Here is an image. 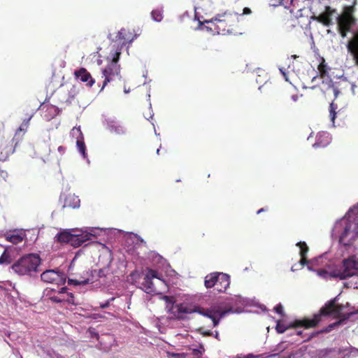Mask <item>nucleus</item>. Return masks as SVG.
I'll return each instance as SVG.
<instances>
[{
	"label": "nucleus",
	"mask_w": 358,
	"mask_h": 358,
	"mask_svg": "<svg viewBox=\"0 0 358 358\" xmlns=\"http://www.w3.org/2000/svg\"><path fill=\"white\" fill-rule=\"evenodd\" d=\"M205 28L214 34L222 35H236L238 29V17L236 14L225 12L217 14L215 17L204 22Z\"/></svg>",
	"instance_id": "nucleus-1"
},
{
	"label": "nucleus",
	"mask_w": 358,
	"mask_h": 358,
	"mask_svg": "<svg viewBox=\"0 0 358 358\" xmlns=\"http://www.w3.org/2000/svg\"><path fill=\"white\" fill-rule=\"evenodd\" d=\"M342 310L340 305L336 304V299H331L322 306L319 313L313 315V318H303L301 321L295 323V327H304L305 329L314 328L322 321L323 316L339 314Z\"/></svg>",
	"instance_id": "nucleus-2"
},
{
	"label": "nucleus",
	"mask_w": 358,
	"mask_h": 358,
	"mask_svg": "<svg viewBox=\"0 0 358 358\" xmlns=\"http://www.w3.org/2000/svg\"><path fill=\"white\" fill-rule=\"evenodd\" d=\"M41 258L36 254H28L20 257L12 266V270L19 275L32 276L39 271Z\"/></svg>",
	"instance_id": "nucleus-3"
},
{
	"label": "nucleus",
	"mask_w": 358,
	"mask_h": 358,
	"mask_svg": "<svg viewBox=\"0 0 358 358\" xmlns=\"http://www.w3.org/2000/svg\"><path fill=\"white\" fill-rule=\"evenodd\" d=\"M230 285L229 275L222 272H213L204 278L206 289L215 287L218 292H225Z\"/></svg>",
	"instance_id": "nucleus-4"
},
{
	"label": "nucleus",
	"mask_w": 358,
	"mask_h": 358,
	"mask_svg": "<svg viewBox=\"0 0 358 358\" xmlns=\"http://www.w3.org/2000/svg\"><path fill=\"white\" fill-rule=\"evenodd\" d=\"M121 55V50H115L111 52L112 60L107 66L102 70V77L104 78L101 91L110 83L115 76H118L120 72V66L117 64Z\"/></svg>",
	"instance_id": "nucleus-5"
},
{
	"label": "nucleus",
	"mask_w": 358,
	"mask_h": 358,
	"mask_svg": "<svg viewBox=\"0 0 358 358\" xmlns=\"http://www.w3.org/2000/svg\"><path fill=\"white\" fill-rule=\"evenodd\" d=\"M358 237V220L348 219L345 221L343 231L339 237L340 243L349 245Z\"/></svg>",
	"instance_id": "nucleus-6"
},
{
	"label": "nucleus",
	"mask_w": 358,
	"mask_h": 358,
	"mask_svg": "<svg viewBox=\"0 0 358 358\" xmlns=\"http://www.w3.org/2000/svg\"><path fill=\"white\" fill-rule=\"evenodd\" d=\"M162 274L156 270L148 268L141 283V289L149 294H157L159 293L156 284L153 282L154 279H157L160 283H163L162 280Z\"/></svg>",
	"instance_id": "nucleus-7"
},
{
	"label": "nucleus",
	"mask_w": 358,
	"mask_h": 358,
	"mask_svg": "<svg viewBox=\"0 0 358 358\" xmlns=\"http://www.w3.org/2000/svg\"><path fill=\"white\" fill-rule=\"evenodd\" d=\"M343 266V269L336 273L334 275L335 277H338L340 279L343 280L357 275L358 271V259L355 260L354 257L344 259Z\"/></svg>",
	"instance_id": "nucleus-8"
},
{
	"label": "nucleus",
	"mask_w": 358,
	"mask_h": 358,
	"mask_svg": "<svg viewBox=\"0 0 358 358\" xmlns=\"http://www.w3.org/2000/svg\"><path fill=\"white\" fill-rule=\"evenodd\" d=\"M322 79V83L317 87H313L312 88H319V90L322 92L325 98H337L338 94H340V91L338 88L335 86L334 83L330 78V77L327 76V78Z\"/></svg>",
	"instance_id": "nucleus-9"
},
{
	"label": "nucleus",
	"mask_w": 358,
	"mask_h": 358,
	"mask_svg": "<svg viewBox=\"0 0 358 358\" xmlns=\"http://www.w3.org/2000/svg\"><path fill=\"white\" fill-rule=\"evenodd\" d=\"M356 24V19H350L346 15H339L337 17V29L341 36L344 38L352 27Z\"/></svg>",
	"instance_id": "nucleus-10"
},
{
	"label": "nucleus",
	"mask_w": 358,
	"mask_h": 358,
	"mask_svg": "<svg viewBox=\"0 0 358 358\" xmlns=\"http://www.w3.org/2000/svg\"><path fill=\"white\" fill-rule=\"evenodd\" d=\"M136 38V35L134 34V30L129 29L122 28L115 36V39L113 41L115 43H118V47L116 50H121L128 43H131Z\"/></svg>",
	"instance_id": "nucleus-11"
},
{
	"label": "nucleus",
	"mask_w": 358,
	"mask_h": 358,
	"mask_svg": "<svg viewBox=\"0 0 358 358\" xmlns=\"http://www.w3.org/2000/svg\"><path fill=\"white\" fill-rule=\"evenodd\" d=\"M14 152L15 145L12 140L0 138V162L7 161Z\"/></svg>",
	"instance_id": "nucleus-12"
},
{
	"label": "nucleus",
	"mask_w": 358,
	"mask_h": 358,
	"mask_svg": "<svg viewBox=\"0 0 358 358\" xmlns=\"http://www.w3.org/2000/svg\"><path fill=\"white\" fill-rule=\"evenodd\" d=\"M41 278L47 283H59L65 280L63 273L54 269L43 271L41 275Z\"/></svg>",
	"instance_id": "nucleus-13"
},
{
	"label": "nucleus",
	"mask_w": 358,
	"mask_h": 358,
	"mask_svg": "<svg viewBox=\"0 0 358 358\" xmlns=\"http://www.w3.org/2000/svg\"><path fill=\"white\" fill-rule=\"evenodd\" d=\"M347 49L352 55L355 64L358 66V30L354 33L352 37L349 40Z\"/></svg>",
	"instance_id": "nucleus-14"
},
{
	"label": "nucleus",
	"mask_w": 358,
	"mask_h": 358,
	"mask_svg": "<svg viewBox=\"0 0 358 358\" xmlns=\"http://www.w3.org/2000/svg\"><path fill=\"white\" fill-rule=\"evenodd\" d=\"M60 199H63V208H77L80 206V201L78 196L74 194L61 195Z\"/></svg>",
	"instance_id": "nucleus-15"
},
{
	"label": "nucleus",
	"mask_w": 358,
	"mask_h": 358,
	"mask_svg": "<svg viewBox=\"0 0 358 358\" xmlns=\"http://www.w3.org/2000/svg\"><path fill=\"white\" fill-rule=\"evenodd\" d=\"M74 76L81 82L86 83L87 87H92L95 83V80L85 68H80L75 71Z\"/></svg>",
	"instance_id": "nucleus-16"
},
{
	"label": "nucleus",
	"mask_w": 358,
	"mask_h": 358,
	"mask_svg": "<svg viewBox=\"0 0 358 358\" xmlns=\"http://www.w3.org/2000/svg\"><path fill=\"white\" fill-rule=\"evenodd\" d=\"M331 136L327 131L318 132L316 136V140L313 144L315 148H322L327 146L331 142Z\"/></svg>",
	"instance_id": "nucleus-17"
},
{
	"label": "nucleus",
	"mask_w": 358,
	"mask_h": 358,
	"mask_svg": "<svg viewBox=\"0 0 358 358\" xmlns=\"http://www.w3.org/2000/svg\"><path fill=\"white\" fill-rule=\"evenodd\" d=\"M173 315L178 319H183L185 314H189L194 312L189 308L182 303L173 305L171 308Z\"/></svg>",
	"instance_id": "nucleus-18"
},
{
	"label": "nucleus",
	"mask_w": 358,
	"mask_h": 358,
	"mask_svg": "<svg viewBox=\"0 0 358 358\" xmlns=\"http://www.w3.org/2000/svg\"><path fill=\"white\" fill-rule=\"evenodd\" d=\"M334 12L335 10L331 9L329 6H327L325 11L321 13L315 19L324 26L329 27L332 24L331 15Z\"/></svg>",
	"instance_id": "nucleus-19"
},
{
	"label": "nucleus",
	"mask_w": 358,
	"mask_h": 358,
	"mask_svg": "<svg viewBox=\"0 0 358 358\" xmlns=\"http://www.w3.org/2000/svg\"><path fill=\"white\" fill-rule=\"evenodd\" d=\"M73 133L77 132L79 134V136L77 138L76 140V146L80 152V153L82 155L83 158H86L87 156V154L86 152V145L84 142V137L81 132V130L80 128H73L72 130Z\"/></svg>",
	"instance_id": "nucleus-20"
},
{
	"label": "nucleus",
	"mask_w": 358,
	"mask_h": 358,
	"mask_svg": "<svg viewBox=\"0 0 358 358\" xmlns=\"http://www.w3.org/2000/svg\"><path fill=\"white\" fill-rule=\"evenodd\" d=\"M90 234H72L69 244L75 248L80 246L90 239Z\"/></svg>",
	"instance_id": "nucleus-21"
},
{
	"label": "nucleus",
	"mask_w": 358,
	"mask_h": 358,
	"mask_svg": "<svg viewBox=\"0 0 358 358\" xmlns=\"http://www.w3.org/2000/svg\"><path fill=\"white\" fill-rule=\"evenodd\" d=\"M3 236L8 241L13 244H17L23 241L22 233L16 231H7L4 234Z\"/></svg>",
	"instance_id": "nucleus-22"
},
{
	"label": "nucleus",
	"mask_w": 358,
	"mask_h": 358,
	"mask_svg": "<svg viewBox=\"0 0 358 358\" xmlns=\"http://www.w3.org/2000/svg\"><path fill=\"white\" fill-rule=\"evenodd\" d=\"M299 321H301V320H296L294 321L293 322L290 323L288 326H285V324L281 323L280 321H278L277 324H276V327H275V330L278 333L282 334L288 329L299 328V327H296V326L295 327L294 325H295V323H296L297 322H299Z\"/></svg>",
	"instance_id": "nucleus-23"
},
{
	"label": "nucleus",
	"mask_w": 358,
	"mask_h": 358,
	"mask_svg": "<svg viewBox=\"0 0 358 358\" xmlns=\"http://www.w3.org/2000/svg\"><path fill=\"white\" fill-rule=\"evenodd\" d=\"M320 77L321 78H327L328 76L329 68L323 57L320 58V62L317 66Z\"/></svg>",
	"instance_id": "nucleus-24"
},
{
	"label": "nucleus",
	"mask_w": 358,
	"mask_h": 358,
	"mask_svg": "<svg viewBox=\"0 0 358 358\" xmlns=\"http://www.w3.org/2000/svg\"><path fill=\"white\" fill-rule=\"evenodd\" d=\"M73 234L68 231H63L59 233L56 236V241L60 243H69L70 238Z\"/></svg>",
	"instance_id": "nucleus-25"
},
{
	"label": "nucleus",
	"mask_w": 358,
	"mask_h": 358,
	"mask_svg": "<svg viewBox=\"0 0 358 358\" xmlns=\"http://www.w3.org/2000/svg\"><path fill=\"white\" fill-rule=\"evenodd\" d=\"M213 310L214 309H211L210 308H204L202 307H196L194 309V312L198 313L199 314L210 319V318H213V316L214 315Z\"/></svg>",
	"instance_id": "nucleus-26"
},
{
	"label": "nucleus",
	"mask_w": 358,
	"mask_h": 358,
	"mask_svg": "<svg viewBox=\"0 0 358 358\" xmlns=\"http://www.w3.org/2000/svg\"><path fill=\"white\" fill-rule=\"evenodd\" d=\"M108 129L111 132H113L116 134L120 135V134H125L124 128L122 125H120L116 122H111L108 125Z\"/></svg>",
	"instance_id": "nucleus-27"
},
{
	"label": "nucleus",
	"mask_w": 358,
	"mask_h": 358,
	"mask_svg": "<svg viewBox=\"0 0 358 358\" xmlns=\"http://www.w3.org/2000/svg\"><path fill=\"white\" fill-rule=\"evenodd\" d=\"M11 262L10 254L8 252L7 249H5L0 256V264H9Z\"/></svg>",
	"instance_id": "nucleus-28"
},
{
	"label": "nucleus",
	"mask_w": 358,
	"mask_h": 358,
	"mask_svg": "<svg viewBox=\"0 0 358 358\" xmlns=\"http://www.w3.org/2000/svg\"><path fill=\"white\" fill-rule=\"evenodd\" d=\"M296 245L300 248V256H307L309 248L305 242H299Z\"/></svg>",
	"instance_id": "nucleus-29"
},
{
	"label": "nucleus",
	"mask_w": 358,
	"mask_h": 358,
	"mask_svg": "<svg viewBox=\"0 0 358 358\" xmlns=\"http://www.w3.org/2000/svg\"><path fill=\"white\" fill-rule=\"evenodd\" d=\"M354 10V6H346L344 8L343 12L341 15H346L350 19H355L353 15Z\"/></svg>",
	"instance_id": "nucleus-30"
},
{
	"label": "nucleus",
	"mask_w": 358,
	"mask_h": 358,
	"mask_svg": "<svg viewBox=\"0 0 358 358\" xmlns=\"http://www.w3.org/2000/svg\"><path fill=\"white\" fill-rule=\"evenodd\" d=\"M151 15L152 19L156 22H161L163 18L162 11L159 9L153 10Z\"/></svg>",
	"instance_id": "nucleus-31"
},
{
	"label": "nucleus",
	"mask_w": 358,
	"mask_h": 358,
	"mask_svg": "<svg viewBox=\"0 0 358 358\" xmlns=\"http://www.w3.org/2000/svg\"><path fill=\"white\" fill-rule=\"evenodd\" d=\"M210 308L211 309H214L213 310H214L213 311L214 315H218L220 316V317H223L226 315L227 313L230 311V310H221V308L219 306H215V305L212 306L210 307Z\"/></svg>",
	"instance_id": "nucleus-32"
},
{
	"label": "nucleus",
	"mask_w": 358,
	"mask_h": 358,
	"mask_svg": "<svg viewBox=\"0 0 358 358\" xmlns=\"http://www.w3.org/2000/svg\"><path fill=\"white\" fill-rule=\"evenodd\" d=\"M336 108H337L336 106L333 102H331L330 103V106H329V117H330V119L332 121V122H334V120H335V118H336Z\"/></svg>",
	"instance_id": "nucleus-33"
},
{
	"label": "nucleus",
	"mask_w": 358,
	"mask_h": 358,
	"mask_svg": "<svg viewBox=\"0 0 358 358\" xmlns=\"http://www.w3.org/2000/svg\"><path fill=\"white\" fill-rule=\"evenodd\" d=\"M49 299L52 302L57 303H62L64 302L65 301V296L62 295H59V294L57 295L50 296Z\"/></svg>",
	"instance_id": "nucleus-34"
},
{
	"label": "nucleus",
	"mask_w": 358,
	"mask_h": 358,
	"mask_svg": "<svg viewBox=\"0 0 358 358\" xmlns=\"http://www.w3.org/2000/svg\"><path fill=\"white\" fill-rule=\"evenodd\" d=\"M8 178V173L6 170L1 169L0 168V184H2L5 182H6L7 179Z\"/></svg>",
	"instance_id": "nucleus-35"
},
{
	"label": "nucleus",
	"mask_w": 358,
	"mask_h": 358,
	"mask_svg": "<svg viewBox=\"0 0 358 358\" xmlns=\"http://www.w3.org/2000/svg\"><path fill=\"white\" fill-rule=\"evenodd\" d=\"M64 302H66L67 303L71 305H76L75 297L73 294L71 292L67 293L66 297H65Z\"/></svg>",
	"instance_id": "nucleus-36"
},
{
	"label": "nucleus",
	"mask_w": 358,
	"mask_h": 358,
	"mask_svg": "<svg viewBox=\"0 0 358 358\" xmlns=\"http://www.w3.org/2000/svg\"><path fill=\"white\" fill-rule=\"evenodd\" d=\"M89 282H90L89 279H87V280H82V281H79L78 280H73V279H69V284H73V285H86V284H88Z\"/></svg>",
	"instance_id": "nucleus-37"
},
{
	"label": "nucleus",
	"mask_w": 358,
	"mask_h": 358,
	"mask_svg": "<svg viewBox=\"0 0 358 358\" xmlns=\"http://www.w3.org/2000/svg\"><path fill=\"white\" fill-rule=\"evenodd\" d=\"M341 320H339V321H338V322H334V323H333V324H329V325L326 329H323V330H322V331H318V332H319V334H320V333H323V332H328V331H331V330H332V329H333V328H334L336 326H338V325L341 324Z\"/></svg>",
	"instance_id": "nucleus-38"
},
{
	"label": "nucleus",
	"mask_w": 358,
	"mask_h": 358,
	"mask_svg": "<svg viewBox=\"0 0 358 358\" xmlns=\"http://www.w3.org/2000/svg\"><path fill=\"white\" fill-rule=\"evenodd\" d=\"M296 335H299V336H301L302 338H304V341H309L312 338H313L314 336H317L319 334V332H315L313 334H312L310 336H308L307 337L305 338V336H303V331H297L296 332Z\"/></svg>",
	"instance_id": "nucleus-39"
},
{
	"label": "nucleus",
	"mask_w": 358,
	"mask_h": 358,
	"mask_svg": "<svg viewBox=\"0 0 358 358\" xmlns=\"http://www.w3.org/2000/svg\"><path fill=\"white\" fill-rule=\"evenodd\" d=\"M203 352L204 348L203 346H201L199 349H194L192 354L195 357H200Z\"/></svg>",
	"instance_id": "nucleus-40"
},
{
	"label": "nucleus",
	"mask_w": 358,
	"mask_h": 358,
	"mask_svg": "<svg viewBox=\"0 0 358 358\" xmlns=\"http://www.w3.org/2000/svg\"><path fill=\"white\" fill-rule=\"evenodd\" d=\"M274 310L279 315H284L283 307L281 304L277 305L274 308Z\"/></svg>",
	"instance_id": "nucleus-41"
},
{
	"label": "nucleus",
	"mask_w": 358,
	"mask_h": 358,
	"mask_svg": "<svg viewBox=\"0 0 358 358\" xmlns=\"http://www.w3.org/2000/svg\"><path fill=\"white\" fill-rule=\"evenodd\" d=\"M113 300H114V298L112 297L110 299H108V301H106L105 303H101L99 307L101 308H103V309L106 308H108L109 306V305H110V301H112Z\"/></svg>",
	"instance_id": "nucleus-42"
},
{
	"label": "nucleus",
	"mask_w": 358,
	"mask_h": 358,
	"mask_svg": "<svg viewBox=\"0 0 358 358\" xmlns=\"http://www.w3.org/2000/svg\"><path fill=\"white\" fill-rule=\"evenodd\" d=\"M199 331L201 333V334H202L203 336H210L213 334V333L211 331H210V330L204 331V330H202L201 328H200L199 329Z\"/></svg>",
	"instance_id": "nucleus-43"
},
{
	"label": "nucleus",
	"mask_w": 358,
	"mask_h": 358,
	"mask_svg": "<svg viewBox=\"0 0 358 358\" xmlns=\"http://www.w3.org/2000/svg\"><path fill=\"white\" fill-rule=\"evenodd\" d=\"M221 318L222 317H220L219 318H217L216 315H213V318H210L213 321V324L214 327H217L219 324Z\"/></svg>",
	"instance_id": "nucleus-44"
},
{
	"label": "nucleus",
	"mask_w": 358,
	"mask_h": 358,
	"mask_svg": "<svg viewBox=\"0 0 358 358\" xmlns=\"http://www.w3.org/2000/svg\"><path fill=\"white\" fill-rule=\"evenodd\" d=\"M299 262H300L301 265H303V266L308 264V261L307 259V256H304V257L301 256V259H300Z\"/></svg>",
	"instance_id": "nucleus-45"
},
{
	"label": "nucleus",
	"mask_w": 358,
	"mask_h": 358,
	"mask_svg": "<svg viewBox=\"0 0 358 358\" xmlns=\"http://www.w3.org/2000/svg\"><path fill=\"white\" fill-rule=\"evenodd\" d=\"M317 272L319 275L323 276V277H325L328 274V272L324 269H319V270H317Z\"/></svg>",
	"instance_id": "nucleus-46"
},
{
	"label": "nucleus",
	"mask_w": 358,
	"mask_h": 358,
	"mask_svg": "<svg viewBox=\"0 0 358 358\" xmlns=\"http://www.w3.org/2000/svg\"><path fill=\"white\" fill-rule=\"evenodd\" d=\"M29 120H30V118H29V119H28L25 122H24V123L21 125V127L19 128V130H20V131H23V130H24V127L27 128V127H28Z\"/></svg>",
	"instance_id": "nucleus-47"
},
{
	"label": "nucleus",
	"mask_w": 358,
	"mask_h": 358,
	"mask_svg": "<svg viewBox=\"0 0 358 358\" xmlns=\"http://www.w3.org/2000/svg\"><path fill=\"white\" fill-rule=\"evenodd\" d=\"M67 290H68V288L66 287H64L61 288V289L59 291L58 294H59V295L64 296V294H67V293H68Z\"/></svg>",
	"instance_id": "nucleus-48"
},
{
	"label": "nucleus",
	"mask_w": 358,
	"mask_h": 358,
	"mask_svg": "<svg viewBox=\"0 0 358 358\" xmlns=\"http://www.w3.org/2000/svg\"><path fill=\"white\" fill-rule=\"evenodd\" d=\"M172 357L173 358H185V354L182 353V354H180V353H173L172 354Z\"/></svg>",
	"instance_id": "nucleus-49"
},
{
	"label": "nucleus",
	"mask_w": 358,
	"mask_h": 358,
	"mask_svg": "<svg viewBox=\"0 0 358 358\" xmlns=\"http://www.w3.org/2000/svg\"><path fill=\"white\" fill-rule=\"evenodd\" d=\"M251 13V10L249 8H244L243 10V15H249Z\"/></svg>",
	"instance_id": "nucleus-50"
},
{
	"label": "nucleus",
	"mask_w": 358,
	"mask_h": 358,
	"mask_svg": "<svg viewBox=\"0 0 358 358\" xmlns=\"http://www.w3.org/2000/svg\"><path fill=\"white\" fill-rule=\"evenodd\" d=\"M291 98L294 101H296L299 99V96L297 94H294L291 96Z\"/></svg>",
	"instance_id": "nucleus-51"
},
{
	"label": "nucleus",
	"mask_w": 358,
	"mask_h": 358,
	"mask_svg": "<svg viewBox=\"0 0 358 358\" xmlns=\"http://www.w3.org/2000/svg\"><path fill=\"white\" fill-rule=\"evenodd\" d=\"M58 151H59V152H61V153H64V151H65V148H64V147H63V146H59V147L58 148Z\"/></svg>",
	"instance_id": "nucleus-52"
},
{
	"label": "nucleus",
	"mask_w": 358,
	"mask_h": 358,
	"mask_svg": "<svg viewBox=\"0 0 358 358\" xmlns=\"http://www.w3.org/2000/svg\"><path fill=\"white\" fill-rule=\"evenodd\" d=\"M255 357H259V356H255L252 354H248L245 357V358H255Z\"/></svg>",
	"instance_id": "nucleus-53"
},
{
	"label": "nucleus",
	"mask_w": 358,
	"mask_h": 358,
	"mask_svg": "<svg viewBox=\"0 0 358 358\" xmlns=\"http://www.w3.org/2000/svg\"><path fill=\"white\" fill-rule=\"evenodd\" d=\"M266 210H267V208H260L259 210H258L257 213L259 214V213H263V212H264Z\"/></svg>",
	"instance_id": "nucleus-54"
},
{
	"label": "nucleus",
	"mask_w": 358,
	"mask_h": 358,
	"mask_svg": "<svg viewBox=\"0 0 358 358\" xmlns=\"http://www.w3.org/2000/svg\"><path fill=\"white\" fill-rule=\"evenodd\" d=\"M215 338L220 340L219 338V333L217 331L215 332V334L214 335Z\"/></svg>",
	"instance_id": "nucleus-55"
},
{
	"label": "nucleus",
	"mask_w": 358,
	"mask_h": 358,
	"mask_svg": "<svg viewBox=\"0 0 358 358\" xmlns=\"http://www.w3.org/2000/svg\"><path fill=\"white\" fill-rule=\"evenodd\" d=\"M316 78H317V76H315V77H313L312 80L314 81Z\"/></svg>",
	"instance_id": "nucleus-56"
},
{
	"label": "nucleus",
	"mask_w": 358,
	"mask_h": 358,
	"mask_svg": "<svg viewBox=\"0 0 358 358\" xmlns=\"http://www.w3.org/2000/svg\"><path fill=\"white\" fill-rule=\"evenodd\" d=\"M157 153L159 155V149H157Z\"/></svg>",
	"instance_id": "nucleus-57"
},
{
	"label": "nucleus",
	"mask_w": 358,
	"mask_h": 358,
	"mask_svg": "<svg viewBox=\"0 0 358 358\" xmlns=\"http://www.w3.org/2000/svg\"><path fill=\"white\" fill-rule=\"evenodd\" d=\"M357 313H358V310H357Z\"/></svg>",
	"instance_id": "nucleus-58"
}]
</instances>
